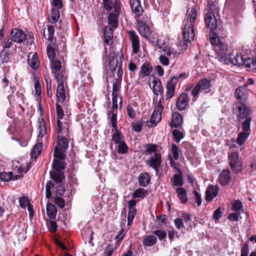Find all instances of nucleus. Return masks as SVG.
Returning <instances> with one entry per match:
<instances>
[{
  "instance_id": "27",
  "label": "nucleus",
  "mask_w": 256,
  "mask_h": 256,
  "mask_svg": "<svg viewBox=\"0 0 256 256\" xmlns=\"http://www.w3.org/2000/svg\"><path fill=\"white\" fill-rule=\"evenodd\" d=\"M152 72V66L148 62H146L142 64L140 72V76H148Z\"/></svg>"
},
{
  "instance_id": "13",
  "label": "nucleus",
  "mask_w": 256,
  "mask_h": 256,
  "mask_svg": "<svg viewBox=\"0 0 256 256\" xmlns=\"http://www.w3.org/2000/svg\"><path fill=\"white\" fill-rule=\"evenodd\" d=\"M197 16L196 4L194 0H190L186 18L183 22L194 24Z\"/></svg>"
},
{
  "instance_id": "39",
  "label": "nucleus",
  "mask_w": 256,
  "mask_h": 256,
  "mask_svg": "<svg viewBox=\"0 0 256 256\" xmlns=\"http://www.w3.org/2000/svg\"><path fill=\"white\" fill-rule=\"evenodd\" d=\"M115 148L120 154H125L128 151V147L125 141L116 145Z\"/></svg>"
},
{
  "instance_id": "5",
  "label": "nucleus",
  "mask_w": 256,
  "mask_h": 256,
  "mask_svg": "<svg viewBox=\"0 0 256 256\" xmlns=\"http://www.w3.org/2000/svg\"><path fill=\"white\" fill-rule=\"evenodd\" d=\"M211 86V82L210 80L208 78L200 80L192 89V94L194 97L193 100H196L200 93L208 94L210 92Z\"/></svg>"
},
{
  "instance_id": "2",
  "label": "nucleus",
  "mask_w": 256,
  "mask_h": 256,
  "mask_svg": "<svg viewBox=\"0 0 256 256\" xmlns=\"http://www.w3.org/2000/svg\"><path fill=\"white\" fill-rule=\"evenodd\" d=\"M226 144L230 150L228 153V162L234 173L238 174L243 169V162L237 152L238 148L234 140L228 141Z\"/></svg>"
},
{
  "instance_id": "63",
  "label": "nucleus",
  "mask_w": 256,
  "mask_h": 256,
  "mask_svg": "<svg viewBox=\"0 0 256 256\" xmlns=\"http://www.w3.org/2000/svg\"><path fill=\"white\" fill-rule=\"evenodd\" d=\"M54 202L60 208H62L64 207L65 205V202L64 200L59 196H56L54 198Z\"/></svg>"
},
{
  "instance_id": "60",
  "label": "nucleus",
  "mask_w": 256,
  "mask_h": 256,
  "mask_svg": "<svg viewBox=\"0 0 256 256\" xmlns=\"http://www.w3.org/2000/svg\"><path fill=\"white\" fill-rule=\"evenodd\" d=\"M19 202L20 206L24 208H26L30 204L28 199L26 196L20 197L19 199Z\"/></svg>"
},
{
  "instance_id": "61",
  "label": "nucleus",
  "mask_w": 256,
  "mask_h": 256,
  "mask_svg": "<svg viewBox=\"0 0 256 256\" xmlns=\"http://www.w3.org/2000/svg\"><path fill=\"white\" fill-rule=\"evenodd\" d=\"M159 61L164 66H168L170 64V60L167 56L160 54L158 58Z\"/></svg>"
},
{
  "instance_id": "40",
  "label": "nucleus",
  "mask_w": 256,
  "mask_h": 256,
  "mask_svg": "<svg viewBox=\"0 0 256 256\" xmlns=\"http://www.w3.org/2000/svg\"><path fill=\"white\" fill-rule=\"evenodd\" d=\"M184 182L182 178V176L179 174H175L174 176V179L172 182V184L173 187L181 186L183 185Z\"/></svg>"
},
{
  "instance_id": "31",
  "label": "nucleus",
  "mask_w": 256,
  "mask_h": 256,
  "mask_svg": "<svg viewBox=\"0 0 256 256\" xmlns=\"http://www.w3.org/2000/svg\"><path fill=\"white\" fill-rule=\"evenodd\" d=\"M139 184L144 187L146 186L150 183V177L148 172H142L138 178Z\"/></svg>"
},
{
  "instance_id": "9",
  "label": "nucleus",
  "mask_w": 256,
  "mask_h": 256,
  "mask_svg": "<svg viewBox=\"0 0 256 256\" xmlns=\"http://www.w3.org/2000/svg\"><path fill=\"white\" fill-rule=\"evenodd\" d=\"M250 118H247L242 123V132H240L236 138V144L240 146L244 145L250 134Z\"/></svg>"
},
{
  "instance_id": "46",
  "label": "nucleus",
  "mask_w": 256,
  "mask_h": 256,
  "mask_svg": "<svg viewBox=\"0 0 256 256\" xmlns=\"http://www.w3.org/2000/svg\"><path fill=\"white\" fill-rule=\"evenodd\" d=\"M153 234L157 236L160 240H164L167 235L166 231L164 230L158 229L154 231Z\"/></svg>"
},
{
  "instance_id": "64",
  "label": "nucleus",
  "mask_w": 256,
  "mask_h": 256,
  "mask_svg": "<svg viewBox=\"0 0 256 256\" xmlns=\"http://www.w3.org/2000/svg\"><path fill=\"white\" fill-rule=\"evenodd\" d=\"M127 114L131 118H134L136 116V112L134 109L130 106L126 107Z\"/></svg>"
},
{
  "instance_id": "14",
  "label": "nucleus",
  "mask_w": 256,
  "mask_h": 256,
  "mask_svg": "<svg viewBox=\"0 0 256 256\" xmlns=\"http://www.w3.org/2000/svg\"><path fill=\"white\" fill-rule=\"evenodd\" d=\"M129 39L132 43V52L138 54L140 50V40L136 32L134 30L128 31Z\"/></svg>"
},
{
  "instance_id": "20",
  "label": "nucleus",
  "mask_w": 256,
  "mask_h": 256,
  "mask_svg": "<svg viewBox=\"0 0 256 256\" xmlns=\"http://www.w3.org/2000/svg\"><path fill=\"white\" fill-rule=\"evenodd\" d=\"M218 187L216 186L210 185L207 188L206 192V200L208 202H212L218 194Z\"/></svg>"
},
{
  "instance_id": "10",
  "label": "nucleus",
  "mask_w": 256,
  "mask_h": 256,
  "mask_svg": "<svg viewBox=\"0 0 256 256\" xmlns=\"http://www.w3.org/2000/svg\"><path fill=\"white\" fill-rule=\"evenodd\" d=\"M164 109L162 102L160 100L154 106V110L150 120H146V123L148 126L151 128L156 126L162 119L161 114Z\"/></svg>"
},
{
  "instance_id": "19",
  "label": "nucleus",
  "mask_w": 256,
  "mask_h": 256,
  "mask_svg": "<svg viewBox=\"0 0 256 256\" xmlns=\"http://www.w3.org/2000/svg\"><path fill=\"white\" fill-rule=\"evenodd\" d=\"M10 36L14 42L20 43L26 38V34L21 30L14 28L10 32Z\"/></svg>"
},
{
  "instance_id": "22",
  "label": "nucleus",
  "mask_w": 256,
  "mask_h": 256,
  "mask_svg": "<svg viewBox=\"0 0 256 256\" xmlns=\"http://www.w3.org/2000/svg\"><path fill=\"white\" fill-rule=\"evenodd\" d=\"M149 165L156 171L158 170V167L160 166L161 163V156L160 154L154 153V156H152L148 160Z\"/></svg>"
},
{
  "instance_id": "25",
  "label": "nucleus",
  "mask_w": 256,
  "mask_h": 256,
  "mask_svg": "<svg viewBox=\"0 0 256 256\" xmlns=\"http://www.w3.org/2000/svg\"><path fill=\"white\" fill-rule=\"evenodd\" d=\"M56 96L58 102L62 103L64 101L66 94L64 84H58L56 88Z\"/></svg>"
},
{
  "instance_id": "49",
  "label": "nucleus",
  "mask_w": 256,
  "mask_h": 256,
  "mask_svg": "<svg viewBox=\"0 0 256 256\" xmlns=\"http://www.w3.org/2000/svg\"><path fill=\"white\" fill-rule=\"evenodd\" d=\"M171 152L172 158L174 160H178L179 158V152L180 150L178 147L174 144H172L171 146Z\"/></svg>"
},
{
  "instance_id": "29",
  "label": "nucleus",
  "mask_w": 256,
  "mask_h": 256,
  "mask_svg": "<svg viewBox=\"0 0 256 256\" xmlns=\"http://www.w3.org/2000/svg\"><path fill=\"white\" fill-rule=\"evenodd\" d=\"M38 140L40 141V138H42L46 133V123L42 118L39 119L38 125Z\"/></svg>"
},
{
  "instance_id": "62",
  "label": "nucleus",
  "mask_w": 256,
  "mask_h": 256,
  "mask_svg": "<svg viewBox=\"0 0 256 256\" xmlns=\"http://www.w3.org/2000/svg\"><path fill=\"white\" fill-rule=\"evenodd\" d=\"M47 54L49 58L52 60V59H55L56 52L54 48L52 47L51 46H49L47 47Z\"/></svg>"
},
{
  "instance_id": "57",
  "label": "nucleus",
  "mask_w": 256,
  "mask_h": 256,
  "mask_svg": "<svg viewBox=\"0 0 256 256\" xmlns=\"http://www.w3.org/2000/svg\"><path fill=\"white\" fill-rule=\"evenodd\" d=\"M142 120H138L132 124V130L136 132H140L142 130Z\"/></svg>"
},
{
  "instance_id": "58",
  "label": "nucleus",
  "mask_w": 256,
  "mask_h": 256,
  "mask_svg": "<svg viewBox=\"0 0 256 256\" xmlns=\"http://www.w3.org/2000/svg\"><path fill=\"white\" fill-rule=\"evenodd\" d=\"M222 214L220 208L219 207L214 212L212 218L214 222H218L220 218L222 217Z\"/></svg>"
},
{
  "instance_id": "55",
  "label": "nucleus",
  "mask_w": 256,
  "mask_h": 256,
  "mask_svg": "<svg viewBox=\"0 0 256 256\" xmlns=\"http://www.w3.org/2000/svg\"><path fill=\"white\" fill-rule=\"evenodd\" d=\"M15 170H16V173L18 174L14 176V180H17L20 178L22 176V173H26L28 171V170L26 169L25 168H22L21 166H16L15 168Z\"/></svg>"
},
{
  "instance_id": "35",
  "label": "nucleus",
  "mask_w": 256,
  "mask_h": 256,
  "mask_svg": "<svg viewBox=\"0 0 256 256\" xmlns=\"http://www.w3.org/2000/svg\"><path fill=\"white\" fill-rule=\"evenodd\" d=\"M176 192L181 202L186 204L188 200L187 192L185 189L182 188H180L176 189Z\"/></svg>"
},
{
  "instance_id": "21",
  "label": "nucleus",
  "mask_w": 256,
  "mask_h": 256,
  "mask_svg": "<svg viewBox=\"0 0 256 256\" xmlns=\"http://www.w3.org/2000/svg\"><path fill=\"white\" fill-rule=\"evenodd\" d=\"M188 101V95L185 94H182L178 98L176 103V106L180 110H184L186 109Z\"/></svg>"
},
{
  "instance_id": "44",
  "label": "nucleus",
  "mask_w": 256,
  "mask_h": 256,
  "mask_svg": "<svg viewBox=\"0 0 256 256\" xmlns=\"http://www.w3.org/2000/svg\"><path fill=\"white\" fill-rule=\"evenodd\" d=\"M146 194L145 190L142 188H139L134 192L132 194L133 198H144Z\"/></svg>"
},
{
  "instance_id": "12",
  "label": "nucleus",
  "mask_w": 256,
  "mask_h": 256,
  "mask_svg": "<svg viewBox=\"0 0 256 256\" xmlns=\"http://www.w3.org/2000/svg\"><path fill=\"white\" fill-rule=\"evenodd\" d=\"M234 113L236 114L238 118L240 120L244 119V120L247 118H251L249 116L250 114V110L249 108L241 102H237L234 108Z\"/></svg>"
},
{
  "instance_id": "24",
  "label": "nucleus",
  "mask_w": 256,
  "mask_h": 256,
  "mask_svg": "<svg viewBox=\"0 0 256 256\" xmlns=\"http://www.w3.org/2000/svg\"><path fill=\"white\" fill-rule=\"evenodd\" d=\"M182 122V117L178 112H174L172 116L170 126L171 128H178L181 126Z\"/></svg>"
},
{
  "instance_id": "16",
  "label": "nucleus",
  "mask_w": 256,
  "mask_h": 256,
  "mask_svg": "<svg viewBox=\"0 0 256 256\" xmlns=\"http://www.w3.org/2000/svg\"><path fill=\"white\" fill-rule=\"evenodd\" d=\"M177 82L178 80L176 77L170 78L168 82L166 94V98L170 99L174 96Z\"/></svg>"
},
{
  "instance_id": "52",
  "label": "nucleus",
  "mask_w": 256,
  "mask_h": 256,
  "mask_svg": "<svg viewBox=\"0 0 256 256\" xmlns=\"http://www.w3.org/2000/svg\"><path fill=\"white\" fill-rule=\"evenodd\" d=\"M232 209L235 211V212H240L242 210V205L240 201L234 200L232 202Z\"/></svg>"
},
{
  "instance_id": "34",
  "label": "nucleus",
  "mask_w": 256,
  "mask_h": 256,
  "mask_svg": "<svg viewBox=\"0 0 256 256\" xmlns=\"http://www.w3.org/2000/svg\"><path fill=\"white\" fill-rule=\"evenodd\" d=\"M14 42L11 38H8L4 43L3 49L9 50L10 53L14 52L16 49V46Z\"/></svg>"
},
{
  "instance_id": "8",
  "label": "nucleus",
  "mask_w": 256,
  "mask_h": 256,
  "mask_svg": "<svg viewBox=\"0 0 256 256\" xmlns=\"http://www.w3.org/2000/svg\"><path fill=\"white\" fill-rule=\"evenodd\" d=\"M122 56H120L118 60L114 52L110 53L108 56V66L112 72L116 70L118 76H122Z\"/></svg>"
},
{
  "instance_id": "28",
  "label": "nucleus",
  "mask_w": 256,
  "mask_h": 256,
  "mask_svg": "<svg viewBox=\"0 0 256 256\" xmlns=\"http://www.w3.org/2000/svg\"><path fill=\"white\" fill-rule=\"evenodd\" d=\"M114 129V132L112 134V140L116 144L124 142V136H122V133L120 132L117 128V126L116 128H113Z\"/></svg>"
},
{
  "instance_id": "50",
  "label": "nucleus",
  "mask_w": 256,
  "mask_h": 256,
  "mask_svg": "<svg viewBox=\"0 0 256 256\" xmlns=\"http://www.w3.org/2000/svg\"><path fill=\"white\" fill-rule=\"evenodd\" d=\"M54 77L55 78L56 80L57 81L58 84H64V82L65 80V78L64 77L63 74L62 72L59 71L58 72H56L54 71L53 73H52Z\"/></svg>"
},
{
  "instance_id": "6",
  "label": "nucleus",
  "mask_w": 256,
  "mask_h": 256,
  "mask_svg": "<svg viewBox=\"0 0 256 256\" xmlns=\"http://www.w3.org/2000/svg\"><path fill=\"white\" fill-rule=\"evenodd\" d=\"M210 42L214 45L216 58L220 62L224 60V46L220 42L219 36L214 32L210 33Z\"/></svg>"
},
{
  "instance_id": "3",
  "label": "nucleus",
  "mask_w": 256,
  "mask_h": 256,
  "mask_svg": "<svg viewBox=\"0 0 256 256\" xmlns=\"http://www.w3.org/2000/svg\"><path fill=\"white\" fill-rule=\"evenodd\" d=\"M182 30V39L180 40V44L184 49L186 50L188 43H190L194 38V24L183 22Z\"/></svg>"
},
{
  "instance_id": "23",
  "label": "nucleus",
  "mask_w": 256,
  "mask_h": 256,
  "mask_svg": "<svg viewBox=\"0 0 256 256\" xmlns=\"http://www.w3.org/2000/svg\"><path fill=\"white\" fill-rule=\"evenodd\" d=\"M205 23L206 26L210 29L216 28L217 24L214 14L210 12L206 13L205 16Z\"/></svg>"
},
{
  "instance_id": "33",
  "label": "nucleus",
  "mask_w": 256,
  "mask_h": 256,
  "mask_svg": "<svg viewBox=\"0 0 256 256\" xmlns=\"http://www.w3.org/2000/svg\"><path fill=\"white\" fill-rule=\"evenodd\" d=\"M28 62L29 65L32 69L36 70L38 68L40 62L36 53L34 54L31 58H30V55H29Z\"/></svg>"
},
{
  "instance_id": "26",
  "label": "nucleus",
  "mask_w": 256,
  "mask_h": 256,
  "mask_svg": "<svg viewBox=\"0 0 256 256\" xmlns=\"http://www.w3.org/2000/svg\"><path fill=\"white\" fill-rule=\"evenodd\" d=\"M104 42L108 44H112L113 37V30L110 26H106L104 30Z\"/></svg>"
},
{
  "instance_id": "38",
  "label": "nucleus",
  "mask_w": 256,
  "mask_h": 256,
  "mask_svg": "<svg viewBox=\"0 0 256 256\" xmlns=\"http://www.w3.org/2000/svg\"><path fill=\"white\" fill-rule=\"evenodd\" d=\"M118 14L112 12L108 17V24L113 28H116L118 25Z\"/></svg>"
},
{
  "instance_id": "41",
  "label": "nucleus",
  "mask_w": 256,
  "mask_h": 256,
  "mask_svg": "<svg viewBox=\"0 0 256 256\" xmlns=\"http://www.w3.org/2000/svg\"><path fill=\"white\" fill-rule=\"evenodd\" d=\"M51 62V69H52V73H53L54 71L56 72H58L61 69V63L60 62L55 59H52L50 60Z\"/></svg>"
},
{
  "instance_id": "15",
  "label": "nucleus",
  "mask_w": 256,
  "mask_h": 256,
  "mask_svg": "<svg viewBox=\"0 0 256 256\" xmlns=\"http://www.w3.org/2000/svg\"><path fill=\"white\" fill-rule=\"evenodd\" d=\"M56 110L57 118L58 119L57 120L58 125V134L60 136V134H64L68 132L67 128H63L62 122L60 121V119H62L64 116V113L62 106L58 104H56Z\"/></svg>"
},
{
  "instance_id": "51",
  "label": "nucleus",
  "mask_w": 256,
  "mask_h": 256,
  "mask_svg": "<svg viewBox=\"0 0 256 256\" xmlns=\"http://www.w3.org/2000/svg\"><path fill=\"white\" fill-rule=\"evenodd\" d=\"M241 218L240 212L230 213L228 216V219L231 222H238Z\"/></svg>"
},
{
  "instance_id": "48",
  "label": "nucleus",
  "mask_w": 256,
  "mask_h": 256,
  "mask_svg": "<svg viewBox=\"0 0 256 256\" xmlns=\"http://www.w3.org/2000/svg\"><path fill=\"white\" fill-rule=\"evenodd\" d=\"M11 54L9 50L3 49L0 54V60L2 62H7L10 60V54Z\"/></svg>"
},
{
  "instance_id": "32",
  "label": "nucleus",
  "mask_w": 256,
  "mask_h": 256,
  "mask_svg": "<svg viewBox=\"0 0 256 256\" xmlns=\"http://www.w3.org/2000/svg\"><path fill=\"white\" fill-rule=\"evenodd\" d=\"M157 242V238L154 235L146 236L143 239L142 244L147 246H153Z\"/></svg>"
},
{
  "instance_id": "4",
  "label": "nucleus",
  "mask_w": 256,
  "mask_h": 256,
  "mask_svg": "<svg viewBox=\"0 0 256 256\" xmlns=\"http://www.w3.org/2000/svg\"><path fill=\"white\" fill-rule=\"evenodd\" d=\"M112 108L108 111V114L110 118L112 126L116 128V116L118 110L120 109L122 106V98L120 95H112Z\"/></svg>"
},
{
  "instance_id": "42",
  "label": "nucleus",
  "mask_w": 256,
  "mask_h": 256,
  "mask_svg": "<svg viewBox=\"0 0 256 256\" xmlns=\"http://www.w3.org/2000/svg\"><path fill=\"white\" fill-rule=\"evenodd\" d=\"M36 144L32 152V156L34 158H36L37 156L40 153L42 150V144L40 141Z\"/></svg>"
},
{
  "instance_id": "43",
  "label": "nucleus",
  "mask_w": 256,
  "mask_h": 256,
  "mask_svg": "<svg viewBox=\"0 0 256 256\" xmlns=\"http://www.w3.org/2000/svg\"><path fill=\"white\" fill-rule=\"evenodd\" d=\"M172 133L174 138L176 142H179L180 140L184 137V133L181 130H174L172 131Z\"/></svg>"
},
{
  "instance_id": "47",
  "label": "nucleus",
  "mask_w": 256,
  "mask_h": 256,
  "mask_svg": "<svg viewBox=\"0 0 256 256\" xmlns=\"http://www.w3.org/2000/svg\"><path fill=\"white\" fill-rule=\"evenodd\" d=\"M13 174L12 172H0V179L4 182H8L10 180L14 179Z\"/></svg>"
},
{
  "instance_id": "53",
  "label": "nucleus",
  "mask_w": 256,
  "mask_h": 256,
  "mask_svg": "<svg viewBox=\"0 0 256 256\" xmlns=\"http://www.w3.org/2000/svg\"><path fill=\"white\" fill-rule=\"evenodd\" d=\"M120 84L119 83L118 80H116L112 84V95H120Z\"/></svg>"
},
{
  "instance_id": "45",
  "label": "nucleus",
  "mask_w": 256,
  "mask_h": 256,
  "mask_svg": "<svg viewBox=\"0 0 256 256\" xmlns=\"http://www.w3.org/2000/svg\"><path fill=\"white\" fill-rule=\"evenodd\" d=\"M60 17V12L58 10L52 8L49 20L50 22L55 23L57 22Z\"/></svg>"
},
{
  "instance_id": "56",
  "label": "nucleus",
  "mask_w": 256,
  "mask_h": 256,
  "mask_svg": "<svg viewBox=\"0 0 256 256\" xmlns=\"http://www.w3.org/2000/svg\"><path fill=\"white\" fill-rule=\"evenodd\" d=\"M46 32H48V40L50 41H52L53 38V36H54V27L51 26H48L46 30H44V36L46 35Z\"/></svg>"
},
{
  "instance_id": "1",
  "label": "nucleus",
  "mask_w": 256,
  "mask_h": 256,
  "mask_svg": "<svg viewBox=\"0 0 256 256\" xmlns=\"http://www.w3.org/2000/svg\"><path fill=\"white\" fill-rule=\"evenodd\" d=\"M68 142L64 136H58L56 144L54 149V160L53 162L54 170L50 172V177L56 182H60L64 178L62 172L65 168L66 164L64 160L65 158V152L68 148Z\"/></svg>"
},
{
  "instance_id": "30",
  "label": "nucleus",
  "mask_w": 256,
  "mask_h": 256,
  "mask_svg": "<svg viewBox=\"0 0 256 256\" xmlns=\"http://www.w3.org/2000/svg\"><path fill=\"white\" fill-rule=\"evenodd\" d=\"M152 91L156 95H159L161 94L162 87V83L160 80L156 78H154L152 82Z\"/></svg>"
},
{
  "instance_id": "18",
  "label": "nucleus",
  "mask_w": 256,
  "mask_h": 256,
  "mask_svg": "<svg viewBox=\"0 0 256 256\" xmlns=\"http://www.w3.org/2000/svg\"><path fill=\"white\" fill-rule=\"evenodd\" d=\"M130 4L132 12L135 14V18H138L144 12L140 0H130Z\"/></svg>"
},
{
  "instance_id": "59",
  "label": "nucleus",
  "mask_w": 256,
  "mask_h": 256,
  "mask_svg": "<svg viewBox=\"0 0 256 256\" xmlns=\"http://www.w3.org/2000/svg\"><path fill=\"white\" fill-rule=\"evenodd\" d=\"M54 188V184L51 181L47 182L46 186V194L47 198H50L52 196L51 189Z\"/></svg>"
},
{
  "instance_id": "37",
  "label": "nucleus",
  "mask_w": 256,
  "mask_h": 256,
  "mask_svg": "<svg viewBox=\"0 0 256 256\" xmlns=\"http://www.w3.org/2000/svg\"><path fill=\"white\" fill-rule=\"evenodd\" d=\"M46 213L50 218H54L56 215V209L54 206L51 204H48L46 206Z\"/></svg>"
},
{
  "instance_id": "36",
  "label": "nucleus",
  "mask_w": 256,
  "mask_h": 256,
  "mask_svg": "<svg viewBox=\"0 0 256 256\" xmlns=\"http://www.w3.org/2000/svg\"><path fill=\"white\" fill-rule=\"evenodd\" d=\"M246 86H240L236 90L235 95L238 100H244L246 98Z\"/></svg>"
},
{
  "instance_id": "17",
  "label": "nucleus",
  "mask_w": 256,
  "mask_h": 256,
  "mask_svg": "<svg viewBox=\"0 0 256 256\" xmlns=\"http://www.w3.org/2000/svg\"><path fill=\"white\" fill-rule=\"evenodd\" d=\"M138 30L140 35L148 39L151 34L150 28L144 22L136 19Z\"/></svg>"
},
{
  "instance_id": "11",
  "label": "nucleus",
  "mask_w": 256,
  "mask_h": 256,
  "mask_svg": "<svg viewBox=\"0 0 256 256\" xmlns=\"http://www.w3.org/2000/svg\"><path fill=\"white\" fill-rule=\"evenodd\" d=\"M157 46L160 50V52H162L161 54L164 55L170 59L177 58L179 55V53L174 48L169 46L164 42H162L160 40H157Z\"/></svg>"
},
{
  "instance_id": "7",
  "label": "nucleus",
  "mask_w": 256,
  "mask_h": 256,
  "mask_svg": "<svg viewBox=\"0 0 256 256\" xmlns=\"http://www.w3.org/2000/svg\"><path fill=\"white\" fill-rule=\"evenodd\" d=\"M230 64L235 66L244 65L248 68H252V66H254L253 60L248 58H244L238 54L236 55L230 54L228 59L225 58V64Z\"/></svg>"
},
{
  "instance_id": "54",
  "label": "nucleus",
  "mask_w": 256,
  "mask_h": 256,
  "mask_svg": "<svg viewBox=\"0 0 256 256\" xmlns=\"http://www.w3.org/2000/svg\"><path fill=\"white\" fill-rule=\"evenodd\" d=\"M136 213V209L128 210V225L130 226L132 224Z\"/></svg>"
}]
</instances>
